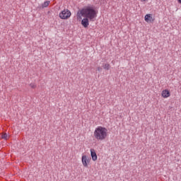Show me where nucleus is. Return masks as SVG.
I'll return each mask as SVG.
<instances>
[{"label":"nucleus","instance_id":"f257e3e1","mask_svg":"<svg viewBox=\"0 0 181 181\" xmlns=\"http://www.w3.org/2000/svg\"><path fill=\"white\" fill-rule=\"evenodd\" d=\"M81 16H83V18H88L90 21H94V18H97V13L92 6H87L79 10L76 13L77 19H82Z\"/></svg>","mask_w":181,"mask_h":181},{"label":"nucleus","instance_id":"f03ea898","mask_svg":"<svg viewBox=\"0 0 181 181\" xmlns=\"http://www.w3.org/2000/svg\"><path fill=\"white\" fill-rule=\"evenodd\" d=\"M93 135L97 141H104L108 135V129L104 127L98 126L95 128Z\"/></svg>","mask_w":181,"mask_h":181},{"label":"nucleus","instance_id":"7ed1b4c3","mask_svg":"<svg viewBox=\"0 0 181 181\" xmlns=\"http://www.w3.org/2000/svg\"><path fill=\"white\" fill-rule=\"evenodd\" d=\"M71 16V12L69 9H64L59 13V18L61 19H69Z\"/></svg>","mask_w":181,"mask_h":181},{"label":"nucleus","instance_id":"20e7f679","mask_svg":"<svg viewBox=\"0 0 181 181\" xmlns=\"http://www.w3.org/2000/svg\"><path fill=\"white\" fill-rule=\"evenodd\" d=\"M90 160H91V158L90 157L87 156H82V165L84 166V168H88Z\"/></svg>","mask_w":181,"mask_h":181},{"label":"nucleus","instance_id":"39448f33","mask_svg":"<svg viewBox=\"0 0 181 181\" xmlns=\"http://www.w3.org/2000/svg\"><path fill=\"white\" fill-rule=\"evenodd\" d=\"M88 19H90V18H88L87 17H85L81 21V25H82V26H83V28H88V25H90Z\"/></svg>","mask_w":181,"mask_h":181},{"label":"nucleus","instance_id":"423d86ee","mask_svg":"<svg viewBox=\"0 0 181 181\" xmlns=\"http://www.w3.org/2000/svg\"><path fill=\"white\" fill-rule=\"evenodd\" d=\"M161 95L163 97V98H168L170 97V92L165 89L162 91Z\"/></svg>","mask_w":181,"mask_h":181},{"label":"nucleus","instance_id":"0eeeda50","mask_svg":"<svg viewBox=\"0 0 181 181\" xmlns=\"http://www.w3.org/2000/svg\"><path fill=\"white\" fill-rule=\"evenodd\" d=\"M144 21H146V22H153V20L152 18V15L146 14L144 17Z\"/></svg>","mask_w":181,"mask_h":181},{"label":"nucleus","instance_id":"6e6552de","mask_svg":"<svg viewBox=\"0 0 181 181\" xmlns=\"http://www.w3.org/2000/svg\"><path fill=\"white\" fill-rule=\"evenodd\" d=\"M90 155L93 160H97V153H95V151L94 149H90Z\"/></svg>","mask_w":181,"mask_h":181},{"label":"nucleus","instance_id":"1a4fd4ad","mask_svg":"<svg viewBox=\"0 0 181 181\" xmlns=\"http://www.w3.org/2000/svg\"><path fill=\"white\" fill-rule=\"evenodd\" d=\"M49 5H50V1H45V2L42 4V9H43L44 8H47V6H49Z\"/></svg>","mask_w":181,"mask_h":181},{"label":"nucleus","instance_id":"9d476101","mask_svg":"<svg viewBox=\"0 0 181 181\" xmlns=\"http://www.w3.org/2000/svg\"><path fill=\"white\" fill-rule=\"evenodd\" d=\"M110 67H111V65H110V64H105L103 65L104 70H110Z\"/></svg>","mask_w":181,"mask_h":181},{"label":"nucleus","instance_id":"9b49d317","mask_svg":"<svg viewBox=\"0 0 181 181\" xmlns=\"http://www.w3.org/2000/svg\"><path fill=\"white\" fill-rule=\"evenodd\" d=\"M1 139H5V141L8 140V134L4 133V134L1 135Z\"/></svg>","mask_w":181,"mask_h":181},{"label":"nucleus","instance_id":"f8f14e48","mask_svg":"<svg viewBox=\"0 0 181 181\" xmlns=\"http://www.w3.org/2000/svg\"><path fill=\"white\" fill-rule=\"evenodd\" d=\"M30 87H31V88H36V84L32 83L30 84Z\"/></svg>","mask_w":181,"mask_h":181},{"label":"nucleus","instance_id":"ddd939ff","mask_svg":"<svg viewBox=\"0 0 181 181\" xmlns=\"http://www.w3.org/2000/svg\"><path fill=\"white\" fill-rule=\"evenodd\" d=\"M97 70L98 71H101L102 69L100 67H98Z\"/></svg>","mask_w":181,"mask_h":181},{"label":"nucleus","instance_id":"4468645a","mask_svg":"<svg viewBox=\"0 0 181 181\" xmlns=\"http://www.w3.org/2000/svg\"><path fill=\"white\" fill-rule=\"evenodd\" d=\"M148 0H141V2H146Z\"/></svg>","mask_w":181,"mask_h":181},{"label":"nucleus","instance_id":"2eb2a0df","mask_svg":"<svg viewBox=\"0 0 181 181\" xmlns=\"http://www.w3.org/2000/svg\"><path fill=\"white\" fill-rule=\"evenodd\" d=\"M178 2H179L180 4H181V0H178Z\"/></svg>","mask_w":181,"mask_h":181}]
</instances>
